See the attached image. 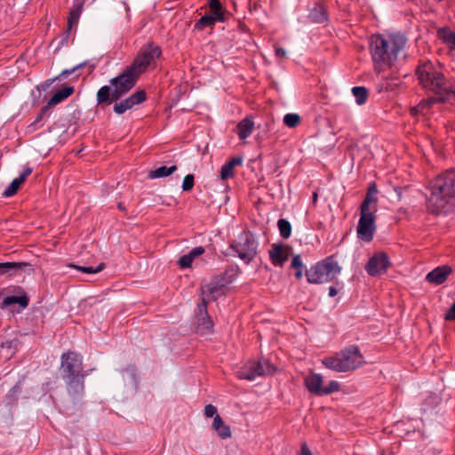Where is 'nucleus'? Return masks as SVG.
I'll list each match as a JSON object with an SVG mask.
<instances>
[{
	"mask_svg": "<svg viewBox=\"0 0 455 455\" xmlns=\"http://www.w3.org/2000/svg\"><path fill=\"white\" fill-rule=\"evenodd\" d=\"M416 75L422 88L434 94L433 97L422 100L415 108L417 111L431 108L436 102L455 100V79L447 77L432 62L427 61L419 65L416 69Z\"/></svg>",
	"mask_w": 455,
	"mask_h": 455,
	"instance_id": "f257e3e1",
	"label": "nucleus"
},
{
	"mask_svg": "<svg viewBox=\"0 0 455 455\" xmlns=\"http://www.w3.org/2000/svg\"><path fill=\"white\" fill-rule=\"evenodd\" d=\"M161 53V48L152 42L143 45L132 63L123 73L110 80V84L114 87V96L121 99L131 91L135 86L139 77L155 63Z\"/></svg>",
	"mask_w": 455,
	"mask_h": 455,
	"instance_id": "f03ea898",
	"label": "nucleus"
},
{
	"mask_svg": "<svg viewBox=\"0 0 455 455\" xmlns=\"http://www.w3.org/2000/svg\"><path fill=\"white\" fill-rule=\"evenodd\" d=\"M427 208L433 214H447L455 207V171L437 175L428 183Z\"/></svg>",
	"mask_w": 455,
	"mask_h": 455,
	"instance_id": "7ed1b4c3",
	"label": "nucleus"
},
{
	"mask_svg": "<svg viewBox=\"0 0 455 455\" xmlns=\"http://www.w3.org/2000/svg\"><path fill=\"white\" fill-rule=\"evenodd\" d=\"M406 43L407 39L403 35L372 36L370 50L375 71L380 73L391 68L400 57H405Z\"/></svg>",
	"mask_w": 455,
	"mask_h": 455,
	"instance_id": "20e7f679",
	"label": "nucleus"
},
{
	"mask_svg": "<svg viewBox=\"0 0 455 455\" xmlns=\"http://www.w3.org/2000/svg\"><path fill=\"white\" fill-rule=\"evenodd\" d=\"M364 357L357 345H349L331 356L324 357L322 363L336 372L355 371L364 364Z\"/></svg>",
	"mask_w": 455,
	"mask_h": 455,
	"instance_id": "39448f33",
	"label": "nucleus"
},
{
	"mask_svg": "<svg viewBox=\"0 0 455 455\" xmlns=\"http://www.w3.org/2000/svg\"><path fill=\"white\" fill-rule=\"evenodd\" d=\"M341 267L335 259L334 255L326 257L306 271L307 280L310 283H324L334 282L339 284L337 276L340 274Z\"/></svg>",
	"mask_w": 455,
	"mask_h": 455,
	"instance_id": "423d86ee",
	"label": "nucleus"
},
{
	"mask_svg": "<svg viewBox=\"0 0 455 455\" xmlns=\"http://www.w3.org/2000/svg\"><path fill=\"white\" fill-rule=\"evenodd\" d=\"M229 248L234 251L235 256L238 257L245 264H249L257 255L258 242L249 229H243L230 242Z\"/></svg>",
	"mask_w": 455,
	"mask_h": 455,
	"instance_id": "0eeeda50",
	"label": "nucleus"
},
{
	"mask_svg": "<svg viewBox=\"0 0 455 455\" xmlns=\"http://www.w3.org/2000/svg\"><path fill=\"white\" fill-rule=\"evenodd\" d=\"M275 371V366L268 360L261 358L241 368L237 371V377L240 379L253 380L256 377L272 375Z\"/></svg>",
	"mask_w": 455,
	"mask_h": 455,
	"instance_id": "6e6552de",
	"label": "nucleus"
},
{
	"mask_svg": "<svg viewBox=\"0 0 455 455\" xmlns=\"http://www.w3.org/2000/svg\"><path fill=\"white\" fill-rule=\"evenodd\" d=\"M304 383L307 390L315 395L323 396L331 395L332 393L338 392L340 389V385L336 380H331L325 387H323V377L321 374L311 372L307 375Z\"/></svg>",
	"mask_w": 455,
	"mask_h": 455,
	"instance_id": "1a4fd4ad",
	"label": "nucleus"
},
{
	"mask_svg": "<svg viewBox=\"0 0 455 455\" xmlns=\"http://www.w3.org/2000/svg\"><path fill=\"white\" fill-rule=\"evenodd\" d=\"M60 371L62 378L85 375L80 355L68 351L61 355Z\"/></svg>",
	"mask_w": 455,
	"mask_h": 455,
	"instance_id": "9d476101",
	"label": "nucleus"
},
{
	"mask_svg": "<svg viewBox=\"0 0 455 455\" xmlns=\"http://www.w3.org/2000/svg\"><path fill=\"white\" fill-rule=\"evenodd\" d=\"M392 266L388 255L384 251L374 253L364 266L366 273L371 276H379L385 274Z\"/></svg>",
	"mask_w": 455,
	"mask_h": 455,
	"instance_id": "9b49d317",
	"label": "nucleus"
},
{
	"mask_svg": "<svg viewBox=\"0 0 455 455\" xmlns=\"http://www.w3.org/2000/svg\"><path fill=\"white\" fill-rule=\"evenodd\" d=\"M84 377L85 375L62 378L66 383L67 392L74 403L79 402L84 394Z\"/></svg>",
	"mask_w": 455,
	"mask_h": 455,
	"instance_id": "f8f14e48",
	"label": "nucleus"
},
{
	"mask_svg": "<svg viewBox=\"0 0 455 455\" xmlns=\"http://www.w3.org/2000/svg\"><path fill=\"white\" fill-rule=\"evenodd\" d=\"M452 272L448 265L437 267L426 275V281L435 285L443 284Z\"/></svg>",
	"mask_w": 455,
	"mask_h": 455,
	"instance_id": "ddd939ff",
	"label": "nucleus"
},
{
	"mask_svg": "<svg viewBox=\"0 0 455 455\" xmlns=\"http://www.w3.org/2000/svg\"><path fill=\"white\" fill-rule=\"evenodd\" d=\"M269 258L274 266L283 267L289 259V253L283 244L274 243L269 251Z\"/></svg>",
	"mask_w": 455,
	"mask_h": 455,
	"instance_id": "4468645a",
	"label": "nucleus"
},
{
	"mask_svg": "<svg viewBox=\"0 0 455 455\" xmlns=\"http://www.w3.org/2000/svg\"><path fill=\"white\" fill-rule=\"evenodd\" d=\"M34 268L28 262H0V275L16 274L18 272L32 273Z\"/></svg>",
	"mask_w": 455,
	"mask_h": 455,
	"instance_id": "2eb2a0df",
	"label": "nucleus"
},
{
	"mask_svg": "<svg viewBox=\"0 0 455 455\" xmlns=\"http://www.w3.org/2000/svg\"><path fill=\"white\" fill-rule=\"evenodd\" d=\"M33 169L26 165L18 178H15L7 188L4 191L3 195L6 197L12 196L17 193L20 185L26 180V179L32 173Z\"/></svg>",
	"mask_w": 455,
	"mask_h": 455,
	"instance_id": "dca6fc26",
	"label": "nucleus"
},
{
	"mask_svg": "<svg viewBox=\"0 0 455 455\" xmlns=\"http://www.w3.org/2000/svg\"><path fill=\"white\" fill-rule=\"evenodd\" d=\"M226 286L216 276L207 283L202 290L203 295L208 296L212 300H216L220 296L224 293Z\"/></svg>",
	"mask_w": 455,
	"mask_h": 455,
	"instance_id": "f3484780",
	"label": "nucleus"
},
{
	"mask_svg": "<svg viewBox=\"0 0 455 455\" xmlns=\"http://www.w3.org/2000/svg\"><path fill=\"white\" fill-rule=\"evenodd\" d=\"M84 7L83 2L76 3L73 8L70 10L68 17V27L64 33V40H68L69 34L74 27H76L79 21L80 15Z\"/></svg>",
	"mask_w": 455,
	"mask_h": 455,
	"instance_id": "a211bd4d",
	"label": "nucleus"
},
{
	"mask_svg": "<svg viewBox=\"0 0 455 455\" xmlns=\"http://www.w3.org/2000/svg\"><path fill=\"white\" fill-rule=\"evenodd\" d=\"M14 291L20 293V295L5 297L2 301L3 307H8L12 304H19L22 308L27 307L29 303V298L24 290L18 286L14 289Z\"/></svg>",
	"mask_w": 455,
	"mask_h": 455,
	"instance_id": "6ab92c4d",
	"label": "nucleus"
},
{
	"mask_svg": "<svg viewBox=\"0 0 455 455\" xmlns=\"http://www.w3.org/2000/svg\"><path fill=\"white\" fill-rule=\"evenodd\" d=\"M378 187L375 182H371L369 184V187L367 188V192L365 195V197L361 204L362 207L365 208H372L373 210L377 211V204H378Z\"/></svg>",
	"mask_w": 455,
	"mask_h": 455,
	"instance_id": "aec40b11",
	"label": "nucleus"
},
{
	"mask_svg": "<svg viewBox=\"0 0 455 455\" xmlns=\"http://www.w3.org/2000/svg\"><path fill=\"white\" fill-rule=\"evenodd\" d=\"M240 273V267L235 264H232L228 266L223 273L215 276L218 278V280L223 283L225 286H227L228 284L233 283Z\"/></svg>",
	"mask_w": 455,
	"mask_h": 455,
	"instance_id": "412c9836",
	"label": "nucleus"
},
{
	"mask_svg": "<svg viewBox=\"0 0 455 455\" xmlns=\"http://www.w3.org/2000/svg\"><path fill=\"white\" fill-rule=\"evenodd\" d=\"M243 164V157L236 156L229 159L220 169V179L226 180L235 174V168Z\"/></svg>",
	"mask_w": 455,
	"mask_h": 455,
	"instance_id": "4be33fe9",
	"label": "nucleus"
},
{
	"mask_svg": "<svg viewBox=\"0 0 455 455\" xmlns=\"http://www.w3.org/2000/svg\"><path fill=\"white\" fill-rule=\"evenodd\" d=\"M360 212V220L357 228H374L376 210L361 206Z\"/></svg>",
	"mask_w": 455,
	"mask_h": 455,
	"instance_id": "5701e85b",
	"label": "nucleus"
},
{
	"mask_svg": "<svg viewBox=\"0 0 455 455\" xmlns=\"http://www.w3.org/2000/svg\"><path fill=\"white\" fill-rule=\"evenodd\" d=\"M96 100L97 104L102 106L110 105L114 101H117L119 98L114 96V89L111 90L110 86L104 85L98 91Z\"/></svg>",
	"mask_w": 455,
	"mask_h": 455,
	"instance_id": "b1692460",
	"label": "nucleus"
},
{
	"mask_svg": "<svg viewBox=\"0 0 455 455\" xmlns=\"http://www.w3.org/2000/svg\"><path fill=\"white\" fill-rule=\"evenodd\" d=\"M75 92L74 86H64L60 90L57 91L48 100L47 105L50 108H53L56 105L60 104L69 96H71Z\"/></svg>",
	"mask_w": 455,
	"mask_h": 455,
	"instance_id": "393cba45",
	"label": "nucleus"
},
{
	"mask_svg": "<svg viewBox=\"0 0 455 455\" xmlns=\"http://www.w3.org/2000/svg\"><path fill=\"white\" fill-rule=\"evenodd\" d=\"M212 428L216 431L217 435L221 439H228L232 435L230 427L224 423L223 419L219 414H216L213 419Z\"/></svg>",
	"mask_w": 455,
	"mask_h": 455,
	"instance_id": "a878e982",
	"label": "nucleus"
},
{
	"mask_svg": "<svg viewBox=\"0 0 455 455\" xmlns=\"http://www.w3.org/2000/svg\"><path fill=\"white\" fill-rule=\"evenodd\" d=\"M204 248L198 246L191 250L188 254L181 256L178 261L179 266L181 268H187L191 267L195 258L202 255L204 252Z\"/></svg>",
	"mask_w": 455,
	"mask_h": 455,
	"instance_id": "bb28decb",
	"label": "nucleus"
},
{
	"mask_svg": "<svg viewBox=\"0 0 455 455\" xmlns=\"http://www.w3.org/2000/svg\"><path fill=\"white\" fill-rule=\"evenodd\" d=\"M254 127V123L250 117H246L238 123L236 125L237 135L240 140H245L248 138Z\"/></svg>",
	"mask_w": 455,
	"mask_h": 455,
	"instance_id": "cd10ccee",
	"label": "nucleus"
},
{
	"mask_svg": "<svg viewBox=\"0 0 455 455\" xmlns=\"http://www.w3.org/2000/svg\"><path fill=\"white\" fill-rule=\"evenodd\" d=\"M437 36L451 52H455V32L448 28H441L437 30Z\"/></svg>",
	"mask_w": 455,
	"mask_h": 455,
	"instance_id": "c85d7f7f",
	"label": "nucleus"
},
{
	"mask_svg": "<svg viewBox=\"0 0 455 455\" xmlns=\"http://www.w3.org/2000/svg\"><path fill=\"white\" fill-rule=\"evenodd\" d=\"M83 68H86L87 75H90L96 68V65L94 63H91L90 61H84L70 69H65V70L61 71V73L55 78V80L60 79V78H66L69 75L73 74L75 71L81 69Z\"/></svg>",
	"mask_w": 455,
	"mask_h": 455,
	"instance_id": "c756f323",
	"label": "nucleus"
},
{
	"mask_svg": "<svg viewBox=\"0 0 455 455\" xmlns=\"http://www.w3.org/2000/svg\"><path fill=\"white\" fill-rule=\"evenodd\" d=\"M176 171H177L176 165H172L170 167L161 166V167L156 168L155 170L150 171L148 173V178L158 179V178L168 177Z\"/></svg>",
	"mask_w": 455,
	"mask_h": 455,
	"instance_id": "7c9ffc66",
	"label": "nucleus"
},
{
	"mask_svg": "<svg viewBox=\"0 0 455 455\" xmlns=\"http://www.w3.org/2000/svg\"><path fill=\"white\" fill-rule=\"evenodd\" d=\"M146 99H147V95H146L145 91L140 90V91L135 92L131 96H129L128 98H126L123 100H124V103H125L132 109L134 106L139 105V104L142 103L143 101H145Z\"/></svg>",
	"mask_w": 455,
	"mask_h": 455,
	"instance_id": "2f4dec72",
	"label": "nucleus"
},
{
	"mask_svg": "<svg viewBox=\"0 0 455 455\" xmlns=\"http://www.w3.org/2000/svg\"><path fill=\"white\" fill-rule=\"evenodd\" d=\"M352 93L355 99V102L358 105H363L366 102L369 91L364 86H355L352 88Z\"/></svg>",
	"mask_w": 455,
	"mask_h": 455,
	"instance_id": "473e14b6",
	"label": "nucleus"
},
{
	"mask_svg": "<svg viewBox=\"0 0 455 455\" xmlns=\"http://www.w3.org/2000/svg\"><path fill=\"white\" fill-rule=\"evenodd\" d=\"M215 26V22L212 16L205 14L202 16L195 24L194 28L197 31H203L206 28H212Z\"/></svg>",
	"mask_w": 455,
	"mask_h": 455,
	"instance_id": "72a5a7b5",
	"label": "nucleus"
},
{
	"mask_svg": "<svg viewBox=\"0 0 455 455\" xmlns=\"http://www.w3.org/2000/svg\"><path fill=\"white\" fill-rule=\"evenodd\" d=\"M213 327V323L209 315H203L197 323L198 331H210Z\"/></svg>",
	"mask_w": 455,
	"mask_h": 455,
	"instance_id": "f704fd0d",
	"label": "nucleus"
},
{
	"mask_svg": "<svg viewBox=\"0 0 455 455\" xmlns=\"http://www.w3.org/2000/svg\"><path fill=\"white\" fill-rule=\"evenodd\" d=\"M51 108L46 104L41 108L40 113L37 115L34 122L29 125V128H33V130H36L38 127L42 126V122L44 117L48 115V111Z\"/></svg>",
	"mask_w": 455,
	"mask_h": 455,
	"instance_id": "c9c22d12",
	"label": "nucleus"
},
{
	"mask_svg": "<svg viewBox=\"0 0 455 455\" xmlns=\"http://www.w3.org/2000/svg\"><path fill=\"white\" fill-rule=\"evenodd\" d=\"M283 123L290 128L297 127L300 123V116L295 113H289L283 116Z\"/></svg>",
	"mask_w": 455,
	"mask_h": 455,
	"instance_id": "e433bc0d",
	"label": "nucleus"
},
{
	"mask_svg": "<svg viewBox=\"0 0 455 455\" xmlns=\"http://www.w3.org/2000/svg\"><path fill=\"white\" fill-rule=\"evenodd\" d=\"M72 267L86 274H96L100 272L104 269L105 264L100 263L96 267H84V266H77V265H72Z\"/></svg>",
	"mask_w": 455,
	"mask_h": 455,
	"instance_id": "4c0bfd02",
	"label": "nucleus"
},
{
	"mask_svg": "<svg viewBox=\"0 0 455 455\" xmlns=\"http://www.w3.org/2000/svg\"><path fill=\"white\" fill-rule=\"evenodd\" d=\"M291 267L296 269L295 277L297 279H300L302 277V269L304 266L299 255H296L292 258Z\"/></svg>",
	"mask_w": 455,
	"mask_h": 455,
	"instance_id": "58836bf2",
	"label": "nucleus"
},
{
	"mask_svg": "<svg viewBox=\"0 0 455 455\" xmlns=\"http://www.w3.org/2000/svg\"><path fill=\"white\" fill-rule=\"evenodd\" d=\"M357 237L364 242H371L373 238L375 229H356Z\"/></svg>",
	"mask_w": 455,
	"mask_h": 455,
	"instance_id": "ea45409f",
	"label": "nucleus"
},
{
	"mask_svg": "<svg viewBox=\"0 0 455 455\" xmlns=\"http://www.w3.org/2000/svg\"><path fill=\"white\" fill-rule=\"evenodd\" d=\"M311 16L313 17L314 20L317 22H323L327 20L326 14L323 12L322 6H320L318 10L315 9V11L311 12Z\"/></svg>",
	"mask_w": 455,
	"mask_h": 455,
	"instance_id": "a19ab883",
	"label": "nucleus"
},
{
	"mask_svg": "<svg viewBox=\"0 0 455 455\" xmlns=\"http://www.w3.org/2000/svg\"><path fill=\"white\" fill-rule=\"evenodd\" d=\"M226 14H227L226 11H210V14H208V15L212 16V18H213V20H214V22L216 23L217 21L225 22L226 21Z\"/></svg>",
	"mask_w": 455,
	"mask_h": 455,
	"instance_id": "79ce46f5",
	"label": "nucleus"
},
{
	"mask_svg": "<svg viewBox=\"0 0 455 455\" xmlns=\"http://www.w3.org/2000/svg\"><path fill=\"white\" fill-rule=\"evenodd\" d=\"M194 187V175L188 174L185 176L182 182V189L183 191H190Z\"/></svg>",
	"mask_w": 455,
	"mask_h": 455,
	"instance_id": "37998d69",
	"label": "nucleus"
},
{
	"mask_svg": "<svg viewBox=\"0 0 455 455\" xmlns=\"http://www.w3.org/2000/svg\"><path fill=\"white\" fill-rule=\"evenodd\" d=\"M113 109L116 114L122 115L131 108L125 103H124V100H121L119 102L116 101Z\"/></svg>",
	"mask_w": 455,
	"mask_h": 455,
	"instance_id": "c03bdc74",
	"label": "nucleus"
},
{
	"mask_svg": "<svg viewBox=\"0 0 455 455\" xmlns=\"http://www.w3.org/2000/svg\"><path fill=\"white\" fill-rule=\"evenodd\" d=\"M204 414L207 418H214L217 413V408L212 404H207L204 407Z\"/></svg>",
	"mask_w": 455,
	"mask_h": 455,
	"instance_id": "a18cd8bd",
	"label": "nucleus"
},
{
	"mask_svg": "<svg viewBox=\"0 0 455 455\" xmlns=\"http://www.w3.org/2000/svg\"><path fill=\"white\" fill-rule=\"evenodd\" d=\"M210 11H225L220 0H209Z\"/></svg>",
	"mask_w": 455,
	"mask_h": 455,
	"instance_id": "49530a36",
	"label": "nucleus"
},
{
	"mask_svg": "<svg viewBox=\"0 0 455 455\" xmlns=\"http://www.w3.org/2000/svg\"><path fill=\"white\" fill-rule=\"evenodd\" d=\"M197 311H198V314L201 315L202 316L204 315H208V313H207V302H206L205 298H202L201 303H199L198 306H197Z\"/></svg>",
	"mask_w": 455,
	"mask_h": 455,
	"instance_id": "de8ad7c7",
	"label": "nucleus"
},
{
	"mask_svg": "<svg viewBox=\"0 0 455 455\" xmlns=\"http://www.w3.org/2000/svg\"><path fill=\"white\" fill-rule=\"evenodd\" d=\"M444 319L446 321H453V320H455V303L445 313Z\"/></svg>",
	"mask_w": 455,
	"mask_h": 455,
	"instance_id": "09e8293b",
	"label": "nucleus"
},
{
	"mask_svg": "<svg viewBox=\"0 0 455 455\" xmlns=\"http://www.w3.org/2000/svg\"><path fill=\"white\" fill-rule=\"evenodd\" d=\"M275 56L279 59H283L286 56V51L282 47L275 48Z\"/></svg>",
	"mask_w": 455,
	"mask_h": 455,
	"instance_id": "8fccbe9b",
	"label": "nucleus"
},
{
	"mask_svg": "<svg viewBox=\"0 0 455 455\" xmlns=\"http://www.w3.org/2000/svg\"><path fill=\"white\" fill-rule=\"evenodd\" d=\"M277 228H291V225L288 220L284 219H280L277 221Z\"/></svg>",
	"mask_w": 455,
	"mask_h": 455,
	"instance_id": "3c124183",
	"label": "nucleus"
},
{
	"mask_svg": "<svg viewBox=\"0 0 455 455\" xmlns=\"http://www.w3.org/2000/svg\"><path fill=\"white\" fill-rule=\"evenodd\" d=\"M300 455H312L311 451L307 448L306 443L301 446Z\"/></svg>",
	"mask_w": 455,
	"mask_h": 455,
	"instance_id": "603ef678",
	"label": "nucleus"
},
{
	"mask_svg": "<svg viewBox=\"0 0 455 455\" xmlns=\"http://www.w3.org/2000/svg\"><path fill=\"white\" fill-rule=\"evenodd\" d=\"M291 229H280V234L283 238H288L291 235Z\"/></svg>",
	"mask_w": 455,
	"mask_h": 455,
	"instance_id": "864d4df0",
	"label": "nucleus"
},
{
	"mask_svg": "<svg viewBox=\"0 0 455 455\" xmlns=\"http://www.w3.org/2000/svg\"><path fill=\"white\" fill-rule=\"evenodd\" d=\"M338 292H339V290H338L336 287H334V286H331V287L329 288V296H330V297H334V296H336V295L338 294Z\"/></svg>",
	"mask_w": 455,
	"mask_h": 455,
	"instance_id": "5fc2aeb1",
	"label": "nucleus"
},
{
	"mask_svg": "<svg viewBox=\"0 0 455 455\" xmlns=\"http://www.w3.org/2000/svg\"><path fill=\"white\" fill-rule=\"evenodd\" d=\"M12 340H7L2 343V347H12Z\"/></svg>",
	"mask_w": 455,
	"mask_h": 455,
	"instance_id": "6e6d98bb",
	"label": "nucleus"
},
{
	"mask_svg": "<svg viewBox=\"0 0 455 455\" xmlns=\"http://www.w3.org/2000/svg\"><path fill=\"white\" fill-rule=\"evenodd\" d=\"M11 221L8 220H4L0 221V225H11L12 226V223H10Z\"/></svg>",
	"mask_w": 455,
	"mask_h": 455,
	"instance_id": "4d7b16f0",
	"label": "nucleus"
},
{
	"mask_svg": "<svg viewBox=\"0 0 455 455\" xmlns=\"http://www.w3.org/2000/svg\"><path fill=\"white\" fill-rule=\"evenodd\" d=\"M117 207H118V209L120 211H124L125 210V206L124 205L123 203H118Z\"/></svg>",
	"mask_w": 455,
	"mask_h": 455,
	"instance_id": "13d9d810",
	"label": "nucleus"
},
{
	"mask_svg": "<svg viewBox=\"0 0 455 455\" xmlns=\"http://www.w3.org/2000/svg\"><path fill=\"white\" fill-rule=\"evenodd\" d=\"M239 28L243 31H245L246 30V26L244 23H240L239 24Z\"/></svg>",
	"mask_w": 455,
	"mask_h": 455,
	"instance_id": "bf43d9fd",
	"label": "nucleus"
},
{
	"mask_svg": "<svg viewBox=\"0 0 455 455\" xmlns=\"http://www.w3.org/2000/svg\"><path fill=\"white\" fill-rule=\"evenodd\" d=\"M317 196H317V193L314 192V193H313V201H314L315 203V202H316V200H317Z\"/></svg>",
	"mask_w": 455,
	"mask_h": 455,
	"instance_id": "052dcab7",
	"label": "nucleus"
}]
</instances>
